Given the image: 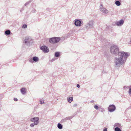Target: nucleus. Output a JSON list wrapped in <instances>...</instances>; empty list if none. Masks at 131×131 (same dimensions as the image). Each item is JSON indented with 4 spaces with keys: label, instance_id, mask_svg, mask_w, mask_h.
Returning <instances> with one entry per match:
<instances>
[{
    "label": "nucleus",
    "instance_id": "1",
    "mask_svg": "<svg viewBox=\"0 0 131 131\" xmlns=\"http://www.w3.org/2000/svg\"><path fill=\"white\" fill-rule=\"evenodd\" d=\"M118 58L116 57L114 60L115 65L117 67L123 65L126 61L127 57L130 56L129 53L121 51L118 54Z\"/></svg>",
    "mask_w": 131,
    "mask_h": 131
},
{
    "label": "nucleus",
    "instance_id": "2",
    "mask_svg": "<svg viewBox=\"0 0 131 131\" xmlns=\"http://www.w3.org/2000/svg\"><path fill=\"white\" fill-rule=\"evenodd\" d=\"M24 43L25 44L28 46L31 45L34 42L33 40L31 37L30 36H26L24 40L23 41Z\"/></svg>",
    "mask_w": 131,
    "mask_h": 131
},
{
    "label": "nucleus",
    "instance_id": "3",
    "mask_svg": "<svg viewBox=\"0 0 131 131\" xmlns=\"http://www.w3.org/2000/svg\"><path fill=\"white\" fill-rule=\"evenodd\" d=\"M119 48L118 46L114 45L112 46L110 49L111 53L113 54L116 55H118L119 52Z\"/></svg>",
    "mask_w": 131,
    "mask_h": 131
},
{
    "label": "nucleus",
    "instance_id": "4",
    "mask_svg": "<svg viewBox=\"0 0 131 131\" xmlns=\"http://www.w3.org/2000/svg\"><path fill=\"white\" fill-rule=\"evenodd\" d=\"M60 40L59 37H53L49 38V42L52 44L56 43L58 42Z\"/></svg>",
    "mask_w": 131,
    "mask_h": 131
},
{
    "label": "nucleus",
    "instance_id": "5",
    "mask_svg": "<svg viewBox=\"0 0 131 131\" xmlns=\"http://www.w3.org/2000/svg\"><path fill=\"white\" fill-rule=\"evenodd\" d=\"M39 118L38 117H35L32 118L30 119V121L32 122H34L36 125H37L39 123Z\"/></svg>",
    "mask_w": 131,
    "mask_h": 131
},
{
    "label": "nucleus",
    "instance_id": "6",
    "mask_svg": "<svg viewBox=\"0 0 131 131\" xmlns=\"http://www.w3.org/2000/svg\"><path fill=\"white\" fill-rule=\"evenodd\" d=\"M40 49L45 53H47L49 51L48 47L45 46H43L40 47Z\"/></svg>",
    "mask_w": 131,
    "mask_h": 131
},
{
    "label": "nucleus",
    "instance_id": "7",
    "mask_svg": "<svg viewBox=\"0 0 131 131\" xmlns=\"http://www.w3.org/2000/svg\"><path fill=\"white\" fill-rule=\"evenodd\" d=\"M116 108L115 105L113 104H112L109 105L108 109L109 112H113L115 111Z\"/></svg>",
    "mask_w": 131,
    "mask_h": 131
},
{
    "label": "nucleus",
    "instance_id": "8",
    "mask_svg": "<svg viewBox=\"0 0 131 131\" xmlns=\"http://www.w3.org/2000/svg\"><path fill=\"white\" fill-rule=\"evenodd\" d=\"M81 20L79 19H77L75 20L74 24L76 26H81L82 24Z\"/></svg>",
    "mask_w": 131,
    "mask_h": 131
},
{
    "label": "nucleus",
    "instance_id": "9",
    "mask_svg": "<svg viewBox=\"0 0 131 131\" xmlns=\"http://www.w3.org/2000/svg\"><path fill=\"white\" fill-rule=\"evenodd\" d=\"M103 5L101 4L100 6V10L103 13L107 14L108 13V11L105 8L103 7Z\"/></svg>",
    "mask_w": 131,
    "mask_h": 131
},
{
    "label": "nucleus",
    "instance_id": "10",
    "mask_svg": "<svg viewBox=\"0 0 131 131\" xmlns=\"http://www.w3.org/2000/svg\"><path fill=\"white\" fill-rule=\"evenodd\" d=\"M94 24V21L93 20L90 21L87 24V25L89 26L90 28H93Z\"/></svg>",
    "mask_w": 131,
    "mask_h": 131
},
{
    "label": "nucleus",
    "instance_id": "11",
    "mask_svg": "<svg viewBox=\"0 0 131 131\" xmlns=\"http://www.w3.org/2000/svg\"><path fill=\"white\" fill-rule=\"evenodd\" d=\"M124 23V20L122 19L119 20V21H117L116 23V25L118 26H121Z\"/></svg>",
    "mask_w": 131,
    "mask_h": 131
},
{
    "label": "nucleus",
    "instance_id": "12",
    "mask_svg": "<svg viewBox=\"0 0 131 131\" xmlns=\"http://www.w3.org/2000/svg\"><path fill=\"white\" fill-rule=\"evenodd\" d=\"M33 60L34 62H36L38 61L39 59L38 57L35 56L32 57Z\"/></svg>",
    "mask_w": 131,
    "mask_h": 131
},
{
    "label": "nucleus",
    "instance_id": "13",
    "mask_svg": "<svg viewBox=\"0 0 131 131\" xmlns=\"http://www.w3.org/2000/svg\"><path fill=\"white\" fill-rule=\"evenodd\" d=\"M25 89V88H22L20 89L21 92L23 94H25L26 92Z\"/></svg>",
    "mask_w": 131,
    "mask_h": 131
},
{
    "label": "nucleus",
    "instance_id": "14",
    "mask_svg": "<svg viewBox=\"0 0 131 131\" xmlns=\"http://www.w3.org/2000/svg\"><path fill=\"white\" fill-rule=\"evenodd\" d=\"M67 99L68 102H69L70 103L73 101V98L72 97H70L69 98L68 97Z\"/></svg>",
    "mask_w": 131,
    "mask_h": 131
},
{
    "label": "nucleus",
    "instance_id": "15",
    "mask_svg": "<svg viewBox=\"0 0 131 131\" xmlns=\"http://www.w3.org/2000/svg\"><path fill=\"white\" fill-rule=\"evenodd\" d=\"M121 125L120 124L118 123H115L114 125V127H120L121 126Z\"/></svg>",
    "mask_w": 131,
    "mask_h": 131
},
{
    "label": "nucleus",
    "instance_id": "16",
    "mask_svg": "<svg viewBox=\"0 0 131 131\" xmlns=\"http://www.w3.org/2000/svg\"><path fill=\"white\" fill-rule=\"evenodd\" d=\"M10 31L9 30H6L5 31V33L6 35H8L10 34Z\"/></svg>",
    "mask_w": 131,
    "mask_h": 131
},
{
    "label": "nucleus",
    "instance_id": "17",
    "mask_svg": "<svg viewBox=\"0 0 131 131\" xmlns=\"http://www.w3.org/2000/svg\"><path fill=\"white\" fill-rule=\"evenodd\" d=\"M57 127L58 128L60 129H62L63 127L62 125L60 123H59L57 125Z\"/></svg>",
    "mask_w": 131,
    "mask_h": 131
},
{
    "label": "nucleus",
    "instance_id": "18",
    "mask_svg": "<svg viewBox=\"0 0 131 131\" xmlns=\"http://www.w3.org/2000/svg\"><path fill=\"white\" fill-rule=\"evenodd\" d=\"M115 4L117 6H119L121 5V3L119 1H115Z\"/></svg>",
    "mask_w": 131,
    "mask_h": 131
},
{
    "label": "nucleus",
    "instance_id": "19",
    "mask_svg": "<svg viewBox=\"0 0 131 131\" xmlns=\"http://www.w3.org/2000/svg\"><path fill=\"white\" fill-rule=\"evenodd\" d=\"M60 56V53L59 52H56L55 54V56L56 57H58Z\"/></svg>",
    "mask_w": 131,
    "mask_h": 131
},
{
    "label": "nucleus",
    "instance_id": "20",
    "mask_svg": "<svg viewBox=\"0 0 131 131\" xmlns=\"http://www.w3.org/2000/svg\"><path fill=\"white\" fill-rule=\"evenodd\" d=\"M68 120H69V119H68V117H67L65 118H64V119H62L61 120V122L62 123H63L66 122V121Z\"/></svg>",
    "mask_w": 131,
    "mask_h": 131
},
{
    "label": "nucleus",
    "instance_id": "21",
    "mask_svg": "<svg viewBox=\"0 0 131 131\" xmlns=\"http://www.w3.org/2000/svg\"><path fill=\"white\" fill-rule=\"evenodd\" d=\"M115 131H121V129L118 127H116L115 129Z\"/></svg>",
    "mask_w": 131,
    "mask_h": 131
},
{
    "label": "nucleus",
    "instance_id": "22",
    "mask_svg": "<svg viewBox=\"0 0 131 131\" xmlns=\"http://www.w3.org/2000/svg\"><path fill=\"white\" fill-rule=\"evenodd\" d=\"M33 60V58H30L29 59H28V60H29V61L31 62V63H33L34 62V61Z\"/></svg>",
    "mask_w": 131,
    "mask_h": 131
},
{
    "label": "nucleus",
    "instance_id": "23",
    "mask_svg": "<svg viewBox=\"0 0 131 131\" xmlns=\"http://www.w3.org/2000/svg\"><path fill=\"white\" fill-rule=\"evenodd\" d=\"M27 25L26 24H24L22 26V28H25L27 27Z\"/></svg>",
    "mask_w": 131,
    "mask_h": 131
},
{
    "label": "nucleus",
    "instance_id": "24",
    "mask_svg": "<svg viewBox=\"0 0 131 131\" xmlns=\"http://www.w3.org/2000/svg\"><path fill=\"white\" fill-rule=\"evenodd\" d=\"M85 27L87 29H89V28H90L89 26L87 25V24L85 25Z\"/></svg>",
    "mask_w": 131,
    "mask_h": 131
},
{
    "label": "nucleus",
    "instance_id": "25",
    "mask_svg": "<svg viewBox=\"0 0 131 131\" xmlns=\"http://www.w3.org/2000/svg\"><path fill=\"white\" fill-rule=\"evenodd\" d=\"M94 108L96 110H98L99 109V107L97 105H95L94 106Z\"/></svg>",
    "mask_w": 131,
    "mask_h": 131
},
{
    "label": "nucleus",
    "instance_id": "26",
    "mask_svg": "<svg viewBox=\"0 0 131 131\" xmlns=\"http://www.w3.org/2000/svg\"><path fill=\"white\" fill-rule=\"evenodd\" d=\"M35 125V124L34 123H32L30 124V126L31 127H33L34 126V125Z\"/></svg>",
    "mask_w": 131,
    "mask_h": 131
},
{
    "label": "nucleus",
    "instance_id": "27",
    "mask_svg": "<svg viewBox=\"0 0 131 131\" xmlns=\"http://www.w3.org/2000/svg\"><path fill=\"white\" fill-rule=\"evenodd\" d=\"M73 117V116H70L68 117V119L69 120H70Z\"/></svg>",
    "mask_w": 131,
    "mask_h": 131
},
{
    "label": "nucleus",
    "instance_id": "28",
    "mask_svg": "<svg viewBox=\"0 0 131 131\" xmlns=\"http://www.w3.org/2000/svg\"><path fill=\"white\" fill-rule=\"evenodd\" d=\"M30 2V1H29L28 2H27V3H26L25 4V6H26V5H28L29 4V3Z\"/></svg>",
    "mask_w": 131,
    "mask_h": 131
},
{
    "label": "nucleus",
    "instance_id": "29",
    "mask_svg": "<svg viewBox=\"0 0 131 131\" xmlns=\"http://www.w3.org/2000/svg\"><path fill=\"white\" fill-rule=\"evenodd\" d=\"M129 88V94H130L131 93V88Z\"/></svg>",
    "mask_w": 131,
    "mask_h": 131
},
{
    "label": "nucleus",
    "instance_id": "30",
    "mask_svg": "<svg viewBox=\"0 0 131 131\" xmlns=\"http://www.w3.org/2000/svg\"><path fill=\"white\" fill-rule=\"evenodd\" d=\"M77 87L78 88H80V85L79 84H77Z\"/></svg>",
    "mask_w": 131,
    "mask_h": 131
},
{
    "label": "nucleus",
    "instance_id": "31",
    "mask_svg": "<svg viewBox=\"0 0 131 131\" xmlns=\"http://www.w3.org/2000/svg\"><path fill=\"white\" fill-rule=\"evenodd\" d=\"M40 103L41 104H42L43 103H44V101L42 102L41 101H40Z\"/></svg>",
    "mask_w": 131,
    "mask_h": 131
},
{
    "label": "nucleus",
    "instance_id": "32",
    "mask_svg": "<svg viewBox=\"0 0 131 131\" xmlns=\"http://www.w3.org/2000/svg\"><path fill=\"white\" fill-rule=\"evenodd\" d=\"M14 100L15 101H17L18 99H17V98H14Z\"/></svg>",
    "mask_w": 131,
    "mask_h": 131
},
{
    "label": "nucleus",
    "instance_id": "33",
    "mask_svg": "<svg viewBox=\"0 0 131 131\" xmlns=\"http://www.w3.org/2000/svg\"><path fill=\"white\" fill-rule=\"evenodd\" d=\"M103 131H107V128H104Z\"/></svg>",
    "mask_w": 131,
    "mask_h": 131
},
{
    "label": "nucleus",
    "instance_id": "34",
    "mask_svg": "<svg viewBox=\"0 0 131 131\" xmlns=\"http://www.w3.org/2000/svg\"><path fill=\"white\" fill-rule=\"evenodd\" d=\"M77 106V104H74L73 105V107H76Z\"/></svg>",
    "mask_w": 131,
    "mask_h": 131
},
{
    "label": "nucleus",
    "instance_id": "35",
    "mask_svg": "<svg viewBox=\"0 0 131 131\" xmlns=\"http://www.w3.org/2000/svg\"><path fill=\"white\" fill-rule=\"evenodd\" d=\"M129 42H130V43H129L130 44V43H131V37L130 39V41Z\"/></svg>",
    "mask_w": 131,
    "mask_h": 131
},
{
    "label": "nucleus",
    "instance_id": "36",
    "mask_svg": "<svg viewBox=\"0 0 131 131\" xmlns=\"http://www.w3.org/2000/svg\"><path fill=\"white\" fill-rule=\"evenodd\" d=\"M128 88H131V86H129Z\"/></svg>",
    "mask_w": 131,
    "mask_h": 131
},
{
    "label": "nucleus",
    "instance_id": "37",
    "mask_svg": "<svg viewBox=\"0 0 131 131\" xmlns=\"http://www.w3.org/2000/svg\"><path fill=\"white\" fill-rule=\"evenodd\" d=\"M52 60H54L53 59H52Z\"/></svg>",
    "mask_w": 131,
    "mask_h": 131
}]
</instances>
